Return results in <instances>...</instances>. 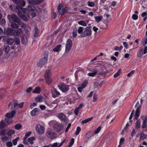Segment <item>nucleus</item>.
Returning a JSON list of instances; mask_svg holds the SVG:
<instances>
[{
    "mask_svg": "<svg viewBox=\"0 0 147 147\" xmlns=\"http://www.w3.org/2000/svg\"><path fill=\"white\" fill-rule=\"evenodd\" d=\"M63 4H60L57 7L58 12L59 14L63 15L66 13L68 12L69 7H65L63 8Z\"/></svg>",
    "mask_w": 147,
    "mask_h": 147,
    "instance_id": "nucleus-1",
    "label": "nucleus"
},
{
    "mask_svg": "<svg viewBox=\"0 0 147 147\" xmlns=\"http://www.w3.org/2000/svg\"><path fill=\"white\" fill-rule=\"evenodd\" d=\"M46 136L50 139H55L57 137L56 133L52 130L48 129L45 133Z\"/></svg>",
    "mask_w": 147,
    "mask_h": 147,
    "instance_id": "nucleus-2",
    "label": "nucleus"
},
{
    "mask_svg": "<svg viewBox=\"0 0 147 147\" xmlns=\"http://www.w3.org/2000/svg\"><path fill=\"white\" fill-rule=\"evenodd\" d=\"M7 18L8 19L9 23L13 22H16L17 23L20 20L19 17L14 14H8L7 16Z\"/></svg>",
    "mask_w": 147,
    "mask_h": 147,
    "instance_id": "nucleus-3",
    "label": "nucleus"
},
{
    "mask_svg": "<svg viewBox=\"0 0 147 147\" xmlns=\"http://www.w3.org/2000/svg\"><path fill=\"white\" fill-rule=\"evenodd\" d=\"M91 28L92 27L90 26L86 27L85 29V31L83 32L81 34L82 37H86L90 35L92 32Z\"/></svg>",
    "mask_w": 147,
    "mask_h": 147,
    "instance_id": "nucleus-4",
    "label": "nucleus"
},
{
    "mask_svg": "<svg viewBox=\"0 0 147 147\" xmlns=\"http://www.w3.org/2000/svg\"><path fill=\"white\" fill-rule=\"evenodd\" d=\"M48 56L45 54L44 55L43 57L40 60L38 63V66L39 67H42L46 63L48 60Z\"/></svg>",
    "mask_w": 147,
    "mask_h": 147,
    "instance_id": "nucleus-5",
    "label": "nucleus"
},
{
    "mask_svg": "<svg viewBox=\"0 0 147 147\" xmlns=\"http://www.w3.org/2000/svg\"><path fill=\"white\" fill-rule=\"evenodd\" d=\"M35 129L36 132L39 134H42L45 132L44 127L40 125H37L35 127Z\"/></svg>",
    "mask_w": 147,
    "mask_h": 147,
    "instance_id": "nucleus-6",
    "label": "nucleus"
},
{
    "mask_svg": "<svg viewBox=\"0 0 147 147\" xmlns=\"http://www.w3.org/2000/svg\"><path fill=\"white\" fill-rule=\"evenodd\" d=\"M72 45V40L70 39L67 40L66 44L65 49V52L66 53L68 52L71 49Z\"/></svg>",
    "mask_w": 147,
    "mask_h": 147,
    "instance_id": "nucleus-7",
    "label": "nucleus"
},
{
    "mask_svg": "<svg viewBox=\"0 0 147 147\" xmlns=\"http://www.w3.org/2000/svg\"><path fill=\"white\" fill-rule=\"evenodd\" d=\"M54 129L57 132H59L63 129V125L60 123H56L53 125Z\"/></svg>",
    "mask_w": 147,
    "mask_h": 147,
    "instance_id": "nucleus-8",
    "label": "nucleus"
},
{
    "mask_svg": "<svg viewBox=\"0 0 147 147\" xmlns=\"http://www.w3.org/2000/svg\"><path fill=\"white\" fill-rule=\"evenodd\" d=\"M17 5L16 7L18 9L19 6L23 7L25 5L26 2L24 0H11Z\"/></svg>",
    "mask_w": 147,
    "mask_h": 147,
    "instance_id": "nucleus-9",
    "label": "nucleus"
},
{
    "mask_svg": "<svg viewBox=\"0 0 147 147\" xmlns=\"http://www.w3.org/2000/svg\"><path fill=\"white\" fill-rule=\"evenodd\" d=\"M3 122V121H1L0 122V135H4L7 134L5 133L6 129L5 128V126H4V124H2V123Z\"/></svg>",
    "mask_w": 147,
    "mask_h": 147,
    "instance_id": "nucleus-10",
    "label": "nucleus"
},
{
    "mask_svg": "<svg viewBox=\"0 0 147 147\" xmlns=\"http://www.w3.org/2000/svg\"><path fill=\"white\" fill-rule=\"evenodd\" d=\"M58 86L59 88L63 92L67 91L69 89L68 86L64 84H62Z\"/></svg>",
    "mask_w": 147,
    "mask_h": 147,
    "instance_id": "nucleus-11",
    "label": "nucleus"
},
{
    "mask_svg": "<svg viewBox=\"0 0 147 147\" xmlns=\"http://www.w3.org/2000/svg\"><path fill=\"white\" fill-rule=\"evenodd\" d=\"M51 93L52 94V96L55 98L58 96L60 94V93L55 88H53Z\"/></svg>",
    "mask_w": 147,
    "mask_h": 147,
    "instance_id": "nucleus-12",
    "label": "nucleus"
},
{
    "mask_svg": "<svg viewBox=\"0 0 147 147\" xmlns=\"http://www.w3.org/2000/svg\"><path fill=\"white\" fill-rule=\"evenodd\" d=\"M2 121H3V122L2 123H1L4 124L5 125H4V126H5L9 125L12 122L11 119L8 118H5L4 120H2Z\"/></svg>",
    "mask_w": 147,
    "mask_h": 147,
    "instance_id": "nucleus-13",
    "label": "nucleus"
},
{
    "mask_svg": "<svg viewBox=\"0 0 147 147\" xmlns=\"http://www.w3.org/2000/svg\"><path fill=\"white\" fill-rule=\"evenodd\" d=\"M45 98L42 96L38 95L36 96L35 98V100L37 102H41L44 100Z\"/></svg>",
    "mask_w": 147,
    "mask_h": 147,
    "instance_id": "nucleus-14",
    "label": "nucleus"
},
{
    "mask_svg": "<svg viewBox=\"0 0 147 147\" xmlns=\"http://www.w3.org/2000/svg\"><path fill=\"white\" fill-rule=\"evenodd\" d=\"M40 111L38 108H35L31 112V115L32 116H35Z\"/></svg>",
    "mask_w": 147,
    "mask_h": 147,
    "instance_id": "nucleus-15",
    "label": "nucleus"
},
{
    "mask_svg": "<svg viewBox=\"0 0 147 147\" xmlns=\"http://www.w3.org/2000/svg\"><path fill=\"white\" fill-rule=\"evenodd\" d=\"M23 32L21 28H19L18 30H14L13 34L14 35L19 36Z\"/></svg>",
    "mask_w": 147,
    "mask_h": 147,
    "instance_id": "nucleus-16",
    "label": "nucleus"
},
{
    "mask_svg": "<svg viewBox=\"0 0 147 147\" xmlns=\"http://www.w3.org/2000/svg\"><path fill=\"white\" fill-rule=\"evenodd\" d=\"M16 112L15 111H12L10 113H7L5 114L6 117L9 118H12L14 116Z\"/></svg>",
    "mask_w": 147,
    "mask_h": 147,
    "instance_id": "nucleus-17",
    "label": "nucleus"
},
{
    "mask_svg": "<svg viewBox=\"0 0 147 147\" xmlns=\"http://www.w3.org/2000/svg\"><path fill=\"white\" fill-rule=\"evenodd\" d=\"M141 107V105H140L139 107L137 109L136 111V114L135 117L134 119H138L140 115V108Z\"/></svg>",
    "mask_w": 147,
    "mask_h": 147,
    "instance_id": "nucleus-18",
    "label": "nucleus"
},
{
    "mask_svg": "<svg viewBox=\"0 0 147 147\" xmlns=\"http://www.w3.org/2000/svg\"><path fill=\"white\" fill-rule=\"evenodd\" d=\"M11 27L15 29H18L19 27L18 24L16 22H13L10 23Z\"/></svg>",
    "mask_w": 147,
    "mask_h": 147,
    "instance_id": "nucleus-19",
    "label": "nucleus"
},
{
    "mask_svg": "<svg viewBox=\"0 0 147 147\" xmlns=\"http://www.w3.org/2000/svg\"><path fill=\"white\" fill-rule=\"evenodd\" d=\"M10 50V47L9 46L7 45H4L3 47V50L5 52V53L7 54L8 53Z\"/></svg>",
    "mask_w": 147,
    "mask_h": 147,
    "instance_id": "nucleus-20",
    "label": "nucleus"
},
{
    "mask_svg": "<svg viewBox=\"0 0 147 147\" xmlns=\"http://www.w3.org/2000/svg\"><path fill=\"white\" fill-rule=\"evenodd\" d=\"M51 71L50 70H47L45 73V78H51Z\"/></svg>",
    "mask_w": 147,
    "mask_h": 147,
    "instance_id": "nucleus-21",
    "label": "nucleus"
},
{
    "mask_svg": "<svg viewBox=\"0 0 147 147\" xmlns=\"http://www.w3.org/2000/svg\"><path fill=\"white\" fill-rule=\"evenodd\" d=\"M14 42V40L13 38H7L6 40V43L7 45H11Z\"/></svg>",
    "mask_w": 147,
    "mask_h": 147,
    "instance_id": "nucleus-22",
    "label": "nucleus"
},
{
    "mask_svg": "<svg viewBox=\"0 0 147 147\" xmlns=\"http://www.w3.org/2000/svg\"><path fill=\"white\" fill-rule=\"evenodd\" d=\"M13 29L8 28L7 29L6 31L5 32V34L7 35H12L13 34Z\"/></svg>",
    "mask_w": 147,
    "mask_h": 147,
    "instance_id": "nucleus-23",
    "label": "nucleus"
},
{
    "mask_svg": "<svg viewBox=\"0 0 147 147\" xmlns=\"http://www.w3.org/2000/svg\"><path fill=\"white\" fill-rule=\"evenodd\" d=\"M140 139L141 140L147 138V135L145 134L143 132L140 133Z\"/></svg>",
    "mask_w": 147,
    "mask_h": 147,
    "instance_id": "nucleus-24",
    "label": "nucleus"
},
{
    "mask_svg": "<svg viewBox=\"0 0 147 147\" xmlns=\"http://www.w3.org/2000/svg\"><path fill=\"white\" fill-rule=\"evenodd\" d=\"M34 36L35 37H37L39 34V31L36 26H35L34 27Z\"/></svg>",
    "mask_w": 147,
    "mask_h": 147,
    "instance_id": "nucleus-25",
    "label": "nucleus"
},
{
    "mask_svg": "<svg viewBox=\"0 0 147 147\" xmlns=\"http://www.w3.org/2000/svg\"><path fill=\"white\" fill-rule=\"evenodd\" d=\"M28 9L29 11H36V8L34 6L32 5H29L28 6Z\"/></svg>",
    "mask_w": 147,
    "mask_h": 147,
    "instance_id": "nucleus-26",
    "label": "nucleus"
},
{
    "mask_svg": "<svg viewBox=\"0 0 147 147\" xmlns=\"http://www.w3.org/2000/svg\"><path fill=\"white\" fill-rule=\"evenodd\" d=\"M59 118L62 121H64L66 119V117L64 114L61 113L59 114Z\"/></svg>",
    "mask_w": 147,
    "mask_h": 147,
    "instance_id": "nucleus-27",
    "label": "nucleus"
},
{
    "mask_svg": "<svg viewBox=\"0 0 147 147\" xmlns=\"http://www.w3.org/2000/svg\"><path fill=\"white\" fill-rule=\"evenodd\" d=\"M98 71L97 70H95L93 72L89 73L88 74V75L90 76L94 77L97 74Z\"/></svg>",
    "mask_w": 147,
    "mask_h": 147,
    "instance_id": "nucleus-28",
    "label": "nucleus"
},
{
    "mask_svg": "<svg viewBox=\"0 0 147 147\" xmlns=\"http://www.w3.org/2000/svg\"><path fill=\"white\" fill-rule=\"evenodd\" d=\"M61 46V45H57L53 49V51L57 52H59L60 50Z\"/></svg>",
    "mask_w": 147,
    "mask_h": 147,
    "instance_id": "nucleus-29",
    "label": "nucleus"
},
{
    "mask_svg": "<svg viewBox=\"0 0 147 147\" xmlns=\"http://www.w3.org/2000/svg\"><path fill=\"white\" fill-rule=\"evenodd\" d=\"M140 120H138L135 123V127L136 129H138L140 126Z\"/></svg>",
    "mask_w": 147,
    "mask_h": 147,
    "instance_id": "nucleus-30",
    "label": "nucleus"
},
{
    "mask_svg": "<svg viewBox=\"0 0 147 147\" xmlns=\"http://www.w3.org/2000/svg\"><path fill=\"white\" fill-rule=\"evenodd\" d=\"M20 19L18 22H17V23L18 24V25H20L21 26V27L22 28H26V25L22 23L21 22L20 20Z\"/></svg>",
    "mask_w": 147,
    "mask_h": 147,
    "instance_id": "nucleus-31",
    "label": "nucleus"
},
{
    "mask_svg": "<svg viewBox=\"0 0 147 147\" xmlns=\"http://www.w3.org/2000/svg\"><path fill=\"white\" fill-rule=\"evenodd\" d=\"M102 18L103 17L102 16H97L95 17V20L97 23H98L101 21Z\"/></svg>",
    "mask_w": 147,
    "mask_h": 147,
    "instance_id": "nucleus-32",
    "label": "nucleus"
},
{
    "mask_svg": "<svg viewBox=\"0 0 147 147\" xmlns=\"http://www.w3.org/2000/svg\"><path fill=\"white\" fill-rule=\"evenodd\" d=\"M40 88L39 87H37L33 90L32 92L34 93H39L40 92Z\"/></svg>",
    "mask_w": 147,
    "mask_h": 147,
    "instance_id": "nucleus-33",
    "label": "nucleus"
},
{
    "mask_svg": "<svg viewBox=\"0 0 147 147\" xmlns=\"http://www.w3.org/2000/svg\"><path fill=\"white\" fill-rule=\"evenodd\" d=\"M47 84L48 85L51 84L52 81V80L51 78H45Z\"/></svg>",
    "mask_w": 147,
    "mask_h": 147,
    "instance_id": "nucleus-34",
    "label": "nucleus"
},
{
    "mask_svg": "<svg viewBox=\"0 0 147 147\" xmlns=\"http://www.w3.org/2000/svg\"><path fill=\"white\" fill-rule=\"evenodd\" d=\"M142 42L143 45L145 46L147 44V37L145 36L143 38L142 40Z\"/></svg>",
    "mask_w": 147,
    "mask_h": 147,
    "instance_id": "nucleus-35",
    "label": "nucleus"
},
{
    "mask_svg": "<svg viewBox=\"0 0 147 147\" xmlns=\"http://www.w3.org/2000/svg\"><path fill=\"white\" fill-rule=\"evenodd\" d=\"M15 131L12 129H9L8 131L7 134L8 136H11L13 134L15 133Z\"/></svg>",
    "mask_w": 147,
    "mask_h": 147,
    "instance_id": "nucleus-36",
    "label": "nucleus"
},
{
    "mask_svg": "<svg viewBox=\"0 0 147 147\" xmlns=\"http://www.w3.org/2000/svg\"><path fill=\"white\" fill-rule=\"evenodd\" d=\"M35 139L36 138L34 137H32L28 138V141L30 144H32L33 143V141L35 140Z\"/></svg>",
    "mask_w": 147,
    "mask_h": 147,
    "instance_id": "nucleus-37",
    "label": "nucleus"
},
{
    "mask_svg": "<svg viewBox=\"0 0 147 147\" xmlns=\"http://www.w3.org/2000/svg\"><path fill=\"white\" fill-rule=\"evenodd\" d=\"M92 119V117H91L90 118H88L87 119L83 120L82 122V123L83 124L86 123L91 121Z\"/></svg>",
    "mask_w": 147,
    "mask_h": 147,
    "instance_id": "nucleus-38",
    "label": "nucleus"
},
{
    "mask_svg": "<svg viewBox=\"0 0 147 147\" xmlns=\"http://www.w3.org/2000/svg\"><path fill=\"white\" fill-rule=\"evenodd\" d=\"M143 55V51L142 49L140 50L137 53V56L138 57H141Z\"/></svg>",
    "mask_w": 147,
    "mask_h": 147,
    "instance_id": "nucleus-39",
    "label": "nucleus"
},
{
    "mask_svg": "<svg viewBox=\"0 0 147 147\" xmlns=\"http://www.w3.org/2000/svg\"><path fill=\"white\" fill-rule=\"evenodd\" d=\"M14 42L17 45H18L20 42V40L19 38L16 37L15 38Z\"/></svg>",
    "mask_w": 147,
    "mask_h": 147,
    "instance_id": "nucleus-40",
    "label": "nucleus"
},
{
    "mask_svg": "<svg viewBox=\"0 0 147 147\" xmlns=\"http://www.w3.org/2000/svg\"><path fill=\"white\" fill-rule=\"evenodd\" d=\"M22 127V125L20 123L17 124L15 126V128L17 130H19Z\"/></svg>",
    "mask_w": 147,
    "mask_h": 147,
    "instance_id": "nucleus-41",
    "label": "nucleus"
},
{
    "mask_svg": "<svg viewBox=\"0 0 147 147\" xmlns=\"http://www.w3.org/2000/svg\"><path fill=\"white\" fill-rule=\"evenodd\" d=\"M9 7L12 10L14 11H16V9H17V8L16 7V6L14 5H10L9 6Z\"/></svg>",
    "mask_w": 147,
    "mask_h": 147,
    "instance_id": "nucleus-42",
    "label": "nucleus"
},
{
    "mask_svg": "<svg viewBox=\"0 0 147 147\" xmlns=\"http://www.w3.org/2000/svg\"><path fill=\"white\" fill-rule=\"evenodd\" d=\"M78 24L79 25L82 26H86L87 23L84 21H81L78 22Z\"/></svg>",
    "mask_w": 147,
    "mask_h": 147,
    "instance_id": "nucleus-43",
    "label": "nucleus"
},
{
    "mask_svg": "<svg viewBox=\"0 0 147 147\" xmlns=\"http://www.w3.org/2000/svg\"><path fill=\"white\" fill-rule=\"evenodd\" d=\"M121 69H119L117 71L114 75V78H116L119 76L121 73Z\"/></svg>",
    "mask_w": 147,
    "mask_h": 147,
    "instance_id": "nucleus-44",
    "label": "nucleus"
},
{
    "mask_svg": "<svg viewBox=\"0 0 147 147\" xmlns=\"http://www.w3.org/2000/svg\"><path fill=\"white\" fill-rule=\"evenodd\" d=\"M6 23V21L5 19L4 18L1 19L0 21V25L1 26H4L5 25Z\"/></svg>",
    "mask_w": 147,
    "mask_h": 147,
    "instance_id": "nucleus-45",
    "label": "nucleus"
},
{
    "mask_svg": "<svg viewBox=\"0 0 147 147\" xmlns=\"http://www.w3.org/2000/svg\"><path fill=\"white\" fill-rule=\"evenodd\" d=\"M101 129V127L100 126L98 127L97 129L95 131L94 133L95 134H98L100 132Z\"/></svg>",
    "mask_w": 147,
    "mask_h": 147,
    "instance_id": "nucleus-46",
    "label": "nucleus"
},
{
    "mask_svg": "<svg viewBox=\"0 0 147 147\" xmlns=\"http://www.w3.org/2000/svg\"><path fill=\"white\" fill-rule=\"evenodd\" d=\"M20 18L23 20L27 22L28 21V19L26 16L24 15H22L20 17Z\"/></svg>",
    "mask_w": 147,
    "mask_h": 147,
    "instance_id": "nucleus-47",
    "label": "nucleus"
},
{
    "mask_svg": "<svg viewBox=\"0 0 147 147\" xmlns=\"http://www.w3.org/2000/svg\"><path fill=\"white\" fill-rule=\"evenodd\" d=\"M81 130V128L80 127H78L76 128V131L75 134L76 135H78L80 132Z\"/></svg>",
    "mask_w": 147,
    "mask_h": 147,
    "instance_id": "nucleus-48",
    "label": "nucleus"
},
{
    "mask_svg": "<svg viewBox=\"0 0 147 147\" xmlns=\"http://www.w3.org/2000/svg\"><path fill=\"white\" fill-rule=\"evenodd\" d=\"M1 138L2 142H5L7 140L8 138L6 136H3L1 137Z\"/></svg>",
    "mask_w": 147,
    "mask_h": 147,
    "instance_id": "nucleus-49",
    "label": "nucleus"
},
{
    "mask_svg": "<svg viewBox=\"0 0 147 147\" xmlns=\"http://www.w3.org/2000/svg\"><path fill=\"white\" fill-rule=\"evenodd\" d=\"M58 144L57 142H55L53 144H50L49 145L52 147H60L59 145L58 146Z\"/></svg>",
    "mask_w": 147,
    "mask_h": 147,
    "instance_id": "nucleus-50",
    "label": "nucleus"
},
{
    "mask_svg": "<svg viewBox=\"0 0 147 147\" xmlns=\"http://www.w3.org/2000/svg\"><path fill=\"white\" fill-rule=\"evenodd\" d=\"M17 101L15 100V101L14 102V107H12L11 108L12 109H14L15 108L17 107V106H18V104L17 102Z\"/></svg>",
    "mask_w": 147,
    "mask_h": 147,
    "instance_id": "nucleus-51",
    "label": "nucleus"
},
{
    "mask_svg": "<svg viewBox=\"0 0 147 147\" xmlns=\"http://www.w3.org/2000/svg\"><path fill=\"white\" fill-rule=\"evenodd\" d=\"M88 4L89 6L91 7H94L95 5L94 3V2L90 1H88Z\"/></svg>",
    "mask_w": 147,
    "mask_h": 147,
    "instance_id": "nucleus-52",
    "label": "nucleus"
},
{
    "mask_svg": "<svg viewBox=\"0 0 147 147\" xmlns=\"http://www.w3.org/2000/svg\"><path fill=\"white\" fill-rule=\"evenodd\" d=\"M31 133L32 132L31 131H29L28 132L26 133V134L24 138H25V139H27L28 137L30 135Z\"/></svg>",
    "mask_w": 147,
    "mask_h": 147,
    "instance_id": "nucleus-53",
    "label": "nucleus"
},
{
    "mask_svg": "<svg viewBox=\"0 0 147 147\" xmlns=\"http://www.w3.org/2000/svg\"><path fill=\"white\" fill-rule=\"evenodd\" d=\"M92 135L91 134V132H90L87 133L86 134V138H88L89 139L92 137Z\"/></svg>",
    "mask_w": 147,
    "mask_h": 147,
    "instance_id": "nucleus-54",
    "label": "nucleus"
},
{
    "mask_svg": "<svg viewBox=\"0 0 147 147\" xmlns=\"http://www.w3.org/2000/svg\"><path fill=\"white\" fill-rule=\"evenodd\" d=\"M74 142V139L73 138L71 139V141L69 142L68 147H71Z\"/></svg>",
    "mask_w": 147,
    "mask_h": 147,
    "instance_id": "nucleus-55",
    "label": "nucleus"
},
{
    "mask_svg": "<svg viewBox=\"0 0 147 147\" xmlns=\"http://www.w3.org/2000/svg\"><path fill=\"white\" fill-rule=\"evenodd\" d=\"M88 84V81L87 80L84 81L83 84L81 85L83 88H85L86 85Z\"/></svg>",
    "mask_w": 147,
    "mask_h": 147,
    "instance_id": "nucleus-56",
    "label": "nucleus"
},
{
    "mask_svg": "<svg viewBox=\"0 0 147 147\" xmlns=\"http://www.w3.org/2000/svg\"><path fill=\"white\" fill-rule=\"evenodd\" d=\"M22 42L23 44L24 45H26L27 43V39H24V38H23L22 39Z\"/></svg>",
    "mask_w": 147,
    "mask_h": 147,
    "instance_id": "nucleus-57",
    "label": "nucleus"
},
{
    "mask_svg": "<svg viewBox=\"0 0 147 147\" xmlns=\"http://www.w3.org/2000/svg\"><path fill=\"white\" fill-rule=\"evenodd\" d=\"M27 2L29 4H35L34 0H27Z\"/></svg>",
    "mask_w": 147,
    "mask_h": 147,
    "instance_id": "nucleus-58",
    "label": "nucleus"
},
{
    "mask_svg": "<svg viewBox=\"0 0 147 147\" xmlns=\"http://www.w3.org/2000/svg\"><path fill=\"white\" fill-rule=\"evenodd\" d=\"M134 70H132L131 71L130 73L128 74L127 75V76L128 77L131 76L132 75H133L134 74Z\"/></svg>",
    "mask_w": 147,
    "mask_h": 147,
    "instance_id": "nucleus-59",
    "label": "nucleus"
},
{
    "mask_svg": "<svg viewBox=\"0 0 147 147\" xmlns=\"http://www.w3.org/2000/svg\"><path fill=\"white\" fill-rule=\"evenodd\" d=\"M132 18L134 20H137L138 18V16L136 14H134L132 15Z\"/></svg>",
    "mask_w": 147,
    "mask_h": 147,
    "instance_id": "nucleus-60",
    "label": "nucleus"
},
{
    "mask_svg": "<svg viewBox=\"0 0 147 147\" xmlns=\"http://www.w3.org/2000/svg\"><path fill=\"white\" fill-rule=\"evenodd\" d=\"M79 109L76 108L75 110L74 111V113L75 115H78V113L79 112Z\"/></svg>",
    "mask_w": 147,
    "mask_h": 147,
    "instance_id": "nucleus-61",
    "label": "nucleus"
},
{
    "mask_svg": "<svg viewBox=\"0 0 147 147\" xmlns=\"http://www.w3.org/2000/svg\"><path fill=\"white\" fill-rule=\"evenodd\" d=\"M83 28L82 27H80L78 29V33L79 34H80L83 31Z\"/></svg>",
    "mask_w": 147,
    "mask_h": 147,
    "instance_id": "nucleus-62",
    "label": "nucleus"
},
{
    "mask_svg": "<svg viewBox=\"0 0 147 147\" xmlns=\"http://www.w3.org/2000/svg\"><path fill=\"white\" fill-rule=\"evenodd\" d=\"M7 146L8 147H11L13 146L11 142H9L6 143Z\"/></svg>",
    "mask_w": 147,
    "mask_h": 147,
    "instance_id": "nucleus-63",
    "label": "nucleus"
},
{
    "mask_svg": "<svg viewBox=\"0 0 147 147\" xmlns=\"http://www.w3.org/2000/svg\"><path fill=\"white\" fill-rule=\"evenodd\" d=\"M32 87H30L28 88L26 90V92H27L28 93H30L31 92V91L32 90Z\"/></svg>",
    "mask_w": 147,
    "mask_h": 147,
    "instance_id": "nucleus-64",
    "label": "nucleus"
}]
</instances>
